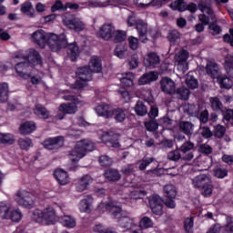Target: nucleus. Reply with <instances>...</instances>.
I'll return each instance as SVG.
<instances>
[{"instance_id": "nucleus-1", "label": "nucleus", "mask_w": 233, "mask_h": 233, "mask_svg": "<svg viewBox=\"0 0 233 233\" xmlns=\"http://www.w3.org/2000/svg\"><path fill=\"white\" fill-rule=\"evenodd\" d=\"M46 45H48L52 52H59V50H63V48L68 46V56L71 61H77V57H79V54L81 53L77 45L68 44L66 35L65 34L57 35L54 33H49Z\"/></svg>"}, {"instance_id": "nucleus-2", "label": "nucleus", "mask_w": 233, "mask_h": 233, "mask_svg": "<svg viewBox=\"0 0 233 233\" xmlns=\"http://www.w3.org/2000/svg\"><path fill=\"white\" fill-rule=\"evenodd\" d=\"M106 209L108 210V212H110L114 218L119 219V225L123 232H126V230H130L136 227V221L134 218L130 217H122L123 209H121V207L118 203L114 201L109 202L106 204Z\"/></svg>"}, {"instance_id": "nucleus-3", "label": "nucleus", "mask_w": 233, "mask_h": 233, "mask_svg": "<svg viewBox=\"0 0 233 233\" xmlns=\"http://www.w3.org/2000/svg\"><path fill=\"white\" fill-rule=\"evenodd\" d=\"M94 150H96V143L88 139L80 140L69 154V159L72 163H77L80 159H83L88 152H94Z\"/></svg>"}, {"instance_id": "nucleus-4", "label": "nucleus", "mask_w": 233, "mask_h": 233, "mask_svg": "<svg viewBox=\"0 0 233 233\" xmlns=\"http://www.w3.org/2000/svg\"><path fill=\"white\" fill-rule=\"evenodd\" d=\"M33 219L42 225H55L57 221V214L54 208H46L43 210L35 209L33 213Z\"/></svg>"}, {"instance_id": "nucleus-5", "label": "nucleus", "mask_w": 233, "mask_h": 233, "mask_svg": "<svg viewBox=\"0 0 233 233\" xmlns=\"http://www.w3.org/2000/svg\"><path fill=\"white\" fill-rule=\"evenodd\" d=\"M91 74L92 71H90L88 66L79 67L76 70V76H78V79L72 86V88H74V90H83V88L86 86V83L92 79Z\"/></svg>"}, {"instance_id": "nucleus-6", "label": "nucleus", "mask_w": 233, "mask_h": 233, "mask_svg": "<svg viewBox=\"0 0 233 233\" xmlns=\"http://www.w3.org/2000/svg\"><path fill=\"white\" fill-rule=\"evenodd\" d=\"M15 201L21 207H33L35 203V196L30 191L21 189L15 193Z\"/></svg>"}, {"instance_id": "nucleus-7", "label": "nucleus", "mask_w": 233, "mask_h": 233, "mask_svg": "<svg viewBox=\"0 0 233 233\" xmlns=\"http://www.w3.org/2000/svg\"><path fill=\"white\" fill-rule=\"evenodd\" d=\"M164 196L167 198L164 201V205L167 208H176V197L177 196V189H176V186L172 184H167L164 186Z\"/></svg>"}, {"instance_id": "nucleus-8", "label": "nucleus", "mask_w": 233, "mask_h": 233, "mask_svg": "<svg viewBox=\"0 0 233 233\" xmlns=\"http://www.w3.org/2000/svg\"><path fill=\"white\" fill-rule=\"evenodd\" d=\"M15 72L22 79H30L34 76V66L28 62H20L15 65Z\"/></svg>"}, {"instance_id": "nucleus-9", "label": "nucleus", "mask_w": 233, "mask_h": 233, "mask_svg": "<svg viewBox=\"0 0 233 233\" xmlns=\"http://www.w3.org/2000/svg\"><path fill=\"white\" fill-rule=\"evenodd\" d=\"M63 24L66 28H69V30H75V32H83V30H85V24L79 18L65 16Z\"/></svg>"}, {"instance_id": "nucleus-10", "label": "nucleus", "mask_w": 233, "mask_h": 233, "mask_svg": "<svg viewBox=\"0 0 233 233\" xmlns=\"http://www.w3.org/2000/svg\"><path fill=\"white\" fill-rule=\"evenodd\" d=\"M49 35L50 33H46L43 29H38L31 35V39L33 43H35L40 48H45L47 45Z\"/></svg>"}, {"instance_id": "nucleus-11", "label": "nucleus", "mask_w": 233, "mask_h": 233, "mask_svg": "<svg viewBox=\"0 0 233 233\" xmlns=\"http://www.w3.org/2000/svg\"><path fill=\"white\" fill-rule=\"evenodd\" d=\"M170 8L172 10H178V12H185V10H188L191 14L198 12V5L194 3H190L186 5L185 1L183 0H176L175 2L170 4Z\"/></svg>"}, {"instance_id": "nucleus-12", "label": "nucleus", "mask_w": 233, "mask_h": 233, "mask_svg": "<svg viewBox=\"0 0 233 233\" xmlns=\"http://www.w3.org/2000/svg\"><path fill=\"white\" fill-rule=\"evenodd\" d=\"M195 144L194 142L187 140L184 142L179 150L182 152V160L183 161H192L194 159V153L190 152V150H194Z\"/></svg>"}, {"instance_id": "nucleus-13", "label": "nucleus", "mask_w": 233, "mask_h": 233, "mask_svg": "<svg viewBox=\"0 0 233 233\" xmlns=\"http://www.w3.org/2000/svg\"><path fill=\"white\" fill-rule=\"evenodd\" d=\"M63 143H65L63 137H55L46 139L43 145L47 150H57V148L63 147Z\"/></svg>"}, {"instance_id": "nucleus-14", "label": "nucleus", "mask_w": 233, "mask_h": 233, "mask_svg": "<svg viewBox=\"0 0 233 233\" xmlns=\"http://www.w3.org/2000/svg\"><path fill=\"white\" fill-rule=\"evenodd\" d=\"M160 87L164 94L172 96V94L176 93V82H174L170 77H163L160 80Z\"/></svg>"}, {"instance_id": "nucleus-15", "label": "nucleus", "mask_w": 233, "mask_h": 233, "mask_svg": "<svg viewBox=\"0 0 233 233\" xmlns=\"http://www.w3.org/2000/svg\"><path fill=\"white\" fill-rule=\"evenodd\" d=\"M116 30V27L112 24H104L100 28L98 32V35L104 41H110L112 39V35H114V31Z\"/></svg>"}, {"instance_id": "nucleus-16", "label": "nucleus", "mask_w": 233, "mask_h": 233, "mask_svg": "<svg viewBox=\"0 0 233 233\" xmlns=\"http://www.w3.org/2000/svg\"><path fill=\"white\" fill-rule=\"evenodd\" d=\"M136 30L137 31L138 37L142 43L148 40V38H147V35L148 34V24H147V22L143 20H137Z\"/></svg>"}, {"instance_id": "nucleus-17", "label": "nucleus", "mask_w": 233, "mask_h": 233, "mask_svg": "<svg viewBox=\"0 0 233 233\" xmlns=\"http://www.w3.org/2000/svg\"><path fill=\"white\" fill-rule=\"evenodd\" d=\"M93 181H94V178H92V177L89 175H85L82 177L78 178L77 182L76 183V191L85 192V190L88 188V186Z\"/></svg>"}, {"instance_id": "nucleus-18", "label": "nucleus", "mask_w": 233, "mask_h": 233, "mask_svg": "<svg viewBox=\"0 0 233 233\" xmlns=\"http://www.w3.org/2000/svg\"><path fill=\"white\" fill-rule=\"evenodd\" d=\"M210 175L206 174H200L191 179L194 188H201L205 187L207 183H210Z\"/></svg>"}, {"instance_id": "nucleus-19", "label": "nucleus", "mask_w": 233, "mask_h": 233, "mask_svg": "<svg viewBox=\"0 0 233 233\" xmlns=\"http://www.w3.org/2000/svg\"><path fill=\"white\" fill-rule=\"evenodd\" d=\"M159 63H161V59L157 53L155 52L148 53L144 59V65L146 66H152V68H156Z\"/></svg>"}, {"instance_id": "nucleus-20", "label": "nucleus", "mask_w": 233, "mask_h": 233, "mask_svg": "<svg viewBox=\"0 0 233 233\" xmlns=\"http://www.w3.org/2000/svg\"><path fill=\"white\" fill-rule=\"evenodd\" d=\"M178 130L187 136V137H192L194 134V124L190 121H180L178 123Z\"/></svg>"}, {"instance_id": "nucleus-21", "label": "nucleus", "mask_w": 233, "mask_h": 233, "mask_svg": "<svg viewBox=\"0 0 233 233\" xmlns=\"http://www.w3.org/2000/svg\"><path fill=\"white\" fill-rule=\"evenodd\" d=\"M96 112L97 116L105 117L106 119H110L112 117V106L108 104H101L96 107Z\"/></svg>"}, {"instance_id": "nucleus-22", "label": "nucleus", "mask_w": 233, "mask_h": 233, "mask_svg": "<svg viewBox=\"0 0 233 233\" xmlns=\"http://www.w3.org/2000/svg\"><path fill=\"white\" fill-rule=\"evenodd\" d=\"M119 79L121 82V86H124V88H130V86H134L136 76L132 72H127L122 74V77H119Z\"/></svg>"}, {"instance_id": "nucleus-23", "label": "nucleus", "mask_w": 233, "mask_h": 233, "mask_svg": "<svg viewBox=\"0 0 233 233\" xmlns=\"http://www.w3.org/2000/svg\"><path fill=\"white\" fill-rule=\"evenodd\" d=\"M29 65H41V56L35 49H29L27 56H25Z\"/></svg>"}, {"instance_id": "nucleus-24", "label": "nucleus", "mask_w": 233, "mask_h": 233, "mask_svg": "<svg viewBox=\"0 0 233 233\" xmlns=\"http://www.w3.org/2000/svg\"><path fill=\"white\" fill-rule=\"evenodd\" d=\"M206 72L213 79L219 76V66L216 62L209 61L206 65Z\"/></svg>"}, {"instance_id": "nucleus-25", "label": "nucleus", "mask_w": 233, "mask_h": 233, "mask_svg": "<svg viewBox=\"0 0 233 233\" xmlns=\"http://www.w3.org/2000/svg\"><path fill=\"white\" fill-rule=\"evenodd\" d=\"M35 128H37V126L34 121H27L20 126L19 132L22 136H28L35 131Z\"/></svg>"}, {"instance_id": "nucleus-26", "label": "nucleus", "mask_w": 233, "mask_h": 233, "mask_svg": "<svg viewBox=\"0 0 233 233\" xmlns=\"http://www.w3.org/2000/svg\"><path fill=\"white\" fill-rule=\"evenodd\" d=\"M54 176L59 185H68V183H70L68 173L63 169H56L54 173Z\"/></svg>"}, {"instance_id": "nucleus-27", "label": "nucleus", "mask_w": 233, "mask_h": 233, "mask_svg": "<svg viewBox=\"0 0 233 233\" xmlns=\"http://www.w3.org/2000/svg\"><path fill=\"white\" fill-rule=\"evenodd\" d=\"M59 112L64 115L76 114L77 112V104L76 103H63L58 107Z\"/></svg>"}, {"instance_id": "nucleus-28", "label": "nucleus", "mask_w": 233, "mask_h": 233, "mask_svg": "<svg viewBox=\"0 0 233 233\" xmlns=\"http://www.w3.org/2000/svg\"><path fill=\"white\" fill-rule=\"evenodd\" d=\"M158 75L156 72H149L147 74H144L139 79H138V85L141 86L143 85H148V83H152V81H157Z\"/></svg>"}, {"instance_id": "nucleus-29", "label": "nucleus", "mask_w": 233, "mask_h": 233, "mask_svg": "<svg viewBox=\"0 0 233 233\" xmlns=\"http://www.w3.org/2000/svg\"><path fill=\"white\" fill-rule=\"evenodd\" d=\"M34 114L42 119H48L50 117V111L41 104L35 105Z\"/></svg>"}, {"instance_id": "nucleus-30", "label": "nucleus", "mask_w": 233, "mask_h": 233, "mask_svg": "<svg viewBox=\"0 0 233 233\" xmlns=\"http://www.w3.org/2000/svg\"><path fill=\"white\" fill-rule=\"evenodd\" d=\"M88 68L91 73L94 72L95 74H99V72H101L103 69L101 60H99L97 56H93L89 62Z\"/></svg>"}, {"instance_id": "nucleus-31", "label": "nucleus", "mask_w": 233, "mask_h": 233, "mask_svg": "<svg viewBox=\"0 0 233 233\" xmlns=\"http://www.w3.org/2000/svg\"><path fill=\"white\" fill-rule=\"evenodd\" d=\"M104 177H106L107 181H119V179H121V174L117 169L109 168L105 171Z\"/></svg>"}, {"instance_id": "nucleus-32", "label": "nucleus", "mask_w": 233, "mask_h": 233, "mask_svg": "<svg viewBox=\"0 0 233 233\" xmlns=\"http://www.w3.org/2000/svg\"><path fill=\"white\" fill-rule=\"evenodd\" d=\"M111 117H114L117 123H123L127 119V113L122 108H115L111 111Z\"/></svg>"}, {"instance_id": "nucleus-33", "label": "nucleus", "mask_w": 233, "mask_h": 233, "mask_svg": "<svg viewBox=\"0 0 233 233\" xmlns=\"http://www.w3.org/2000/svg\"><path fill=\"white\" fill-rule=\"evenodd\" d=\"M224 68L229 77L233 79V56L228 55L225 58Z\"/></svg>"}, {"instance_id": "nucleus-34", "label": "nucleus", "mask_w": 233, "mask_h": 233, "mask_svg": "<svg viewBox=\"0 0 233 233\" xmlns=\"http://www.w3.org/2000/svg\"><path fill=\"white\" fill-rule=\"evenodd\" d=\"M12 206L6 202H0V218L8 219Z\"/></svg>"}, {"instance_id": "nucleus-35", "label": "nucleus", "mask_w": 233, "mask_h": 233, "mask_svg": "<svg viewBox=\"0 0 233 233\" xmlns=\"http://www.w3.org/2000/svg\"><path fill=\"white\" fill-rule=\"evenodd\" d=\"M17 145L21 148V150H30V148L34 147V143L29 137L19 138L17 141Z\"/></svg>"}, {"instance_id": "nucleus-36", "label": "nucleus", "mask_w": 233, "mask_h": 233, "mask_svg": "<svg viewBox=\"0 0 233 233\" xmlns=\"http://www.w3.org/2000/svg\"><path fill=\"white\" fill-rule=\"evenodd\" d=\"M173 94H175V96H177L178 99L187 101V99H188L190 96V91L188 90V88L182 86L177 88Z\"/></svg>"}, {"instance_id": "nucleus-37", "label": "nucleus", "mask_w": 233, "mask_h": 233, "mask_svg": "<svg viewBox=\"0 0 233 233\" xmlns=\"http://www.w3.org/2000/svg\"><path fill=\"white\" fill-rule=\"evenodd\" d=\"M151 163H156V158L150 157H144L138 161L139 170H147V167L150 166Z\"/></svg>"}, {"instance_id": "nucleus-38", "label": "nucleus", "mask_w": 233, "mask_h": 233, "mask_svg": "<svg viewBox=\"0 0 233 233\" xmlns=\"http://www.w3.org/2000/svg\"><path fill=\"white\" fill-rule=\"evenodd\" d=\"M198 8L199 10H201V12H204L205 14H208V15H210V19L212 21H216V15H214V10H212V8H210V6H208V5H207L205 2H201L198 5Z\"/></svg>"}, {"instance_id": "nucleus-39", "label": "nucleus", "mask_w": 233, "mask_h": 233, "mask_svg": "<svg viewBox=\"0 0 233 233\" xmlns=\"http://www.w3.org/2000/svg\"><path fill=\"white\" fill-rule=\"evenodd\" d=\"M0 143L2 145H14L15 143V137L12 134L0 133Z\"/></svg>"}, {"instance_id": "nucleus-40", "label": "nucleus", "mask_w": 233, "mask_h": 233, "mask_svg": "<svg viewBox=\"0 0 233 233\" xmlns=\"http://www.w3.org/2000/svg\"><path fill=\"white\" fill-rule=\"evenodd\" d=\"M111 39H113L115 43H123V41L127 39V32L115 29Z\"/></svg>"}, {"instance_id": "nucleus-41", "label": "nucleus", "mask_w": 233, "mask_h": 233, "mask_svg": "<svg viewBox=\"0 0 233 233\" xmlns=\"http://www.w3.org/2000/svg\"><path fill=\"white\" fill-rule=\"evenodd\" d=\"M208 32L210 35L213 36L220 35L221 32H223V28L218 25V23L213 22L208 25Z\"/></svg>"}, {"instance_id": "nucleus-42", "label": "nucleus", "mask_w": 233, "mask_h": 233, "mask_svg": "<svg viewBox=\"0 0 233 233\" xmlns=\"http://www.w3.org/2000/svg\"><path fill=\"white\" fill-rule=\"evenodd\" d=\"M8 101V84H0V103Z\"/></svg>"}, {"instance_id": "nucleus-43", "label": "nucleus", "mask_w": 233, "mask_h": 233, "mask_svg": "<svg viewBox=\"0 0 233 233\" xmlns=\"http://www.w3.org/2000/svg\"><path fill=\"white\" fill-rule=\"evenodd\" d=\"M179 39H181V33H179V31L174 29L168 32L167 41H169L171 45H176V42Z\"/></svg>"}, {"instance_id": "nucleus-44", "label": "nucleus", "mask_w": 233, "mask_h": 233, "mask_svg": "<svg viewBox=\"0 0 233 233\" xmlns=\"http://www.w3.org/2000/svg\"><path fill=\"white\" fill-rule=\"evenodd\" d=\"M21 12L23 14H25V15H28L29 17H34V14L35 11L34 10V6H32V4L30 2H26L22 5Z\"/></svg>"}, {"instance_id": "nucleus-45", "label": "nucleus", "mask_w": 233, "mask_h": 233, "mask_svg": "<svg viewBox=\"0 0 233 233\" xmlns=\"http://www.w3.org/2000/svg\"><path fill=\"white\" fill-rule=\"evenodd\" d=\"M209 101L211 104V108H213V110H216L217 112L218 111L223 112V103H221V100H219V97L218 96L210 97Z\"/></svg>"}, {"instance_id": "nucleus-46", "label": "nucleus", "mask_w": 233, "mask_h": 233, "mask_svg": "<svg viewBox=\"0 0 233 233\" xmlns=\"http://www.w3.org/2000/svg\"><path fill=\"white\" fill-rule=\"evenodd\" d=\"M227 132V128H225L222 125H217L214 127L213 136L217 137V139H221V137H225V133Z\"/></svg>"}, {"instance_id": "nucleus-47", "label": "nucleus", "mask_w": 233, "mask_h": 233, "mask_svg": "<svg viewBox=\"0 0 233 233\" xmlns=\"http://www.w3.org/2000/svg\"><path fill=\"white\" fill-rule=\"evenodd\" d=\"M135 112L137 116H147L148 111L147 106H145L142 101H137L135 106Z\"/></svg>"}, {"instance_id": "nucleus-48", "label": "nucleus", "mask_w": 233, "mask_h": 233, "mask_svg": "<svg viewBox=\"0 0 233 233\" xmlns=\"http://www.w3.org/2000/svg\"><path fill=\"white\" fill-rule=\"evenodd\" d=\"M98 162L102 167H112L114 164V159L107 155H102L99 157Z\"/></svg>"}, {"instance_id": "nucleus-49", "label": "nucleus", "mask_w": 233, "mask_h": 233, "mask_svg": "<svg viewBox=\"0 0 233 233\" xmlns=\"http://www.w3.org/2000/svg\"><path fill=\"white\" fill-rule=\"evenodd\" d=\"M218 78L221 88H232V80L225 76H220Z\"/></svg>"}, {"instance_id": "nucleus-50", "label": "nucleus", "mask_w": 233, "mask_h": 233, "mask_svg": "<svg viewBox=\"0 0 233 233\" xmlns=\"http://www.w3.org/2000/svg\"><path fill=\"white\" fill-rule=\"evenodd\" d=\"M61 223L64 227H67V228H74L76 227V219L70 216L62 217Z\"/></svg>"}, {"instance_id": "nucleus-51", "label": "nucleus", "mask_w": 233, "mask_h": 233, "mask_svg": "<svg viewBox=\"0 0 233 233\" xmlns=\"http://www.w3.org/2000/svg\"><path fill=\"white\" fill-rule=\"evenodd\" d=\"M90 199H92V197L88 196L87 199L84 198L80 201L79 208H80L81 212H90V210H91L90 209V207H91Z\"/></svg>"}, {"instance_id": "nucleus-52", "label": "nucleus", "mask_w": 233, "mask_h": 233, "mask_svg": "<svg viewBox=\"0 0 233 233\" xmlns=\"http://www.w3.org/2000/svg\"><path fill=\"white\" fill-rule=\"evenodd\" d=\"M167 159L169 161H179V159H183V155L177 149L172 150L167 153Z\"/></svg>"}, {"instance_id": "nucleus-53", "label": "nucleus", "mask_w": 233, "mask_h": 233, "mask_svg": "<svg viewBox=\"0 0 233 233\" xmlns=\"http://www.w3.org/2000/svg\"><path fill=\"white\" fill-rule=\"evenodd\" d=\"M139 227L140 228H150L154 227V222H152V219L148 217H144L139 221Z\"/></svg>"}, {"instance_id": "nucleus-54", "label": "nucleus", "mask_w": 233, "mask_h": 233, "mask_svg": "<svg viewBox=\"0 0 233 233\" xmlns=\"http://www.w3.org/2000/svg\"><path fill=\"white\" fill-rule=\"evenodd\" d=\"M201 194L205 198H209L212 196V190H214V187L210 183H207L205 186L201 187Z\"/></svg>"}, {"instance_id": "nucleus-55", "label": "nucleus", "mask_w": 233, "mask_h": 233, "mask_svg": "<svg viewBox=\"0 0 233 233\" xmlns=\"http://www.w3.org/2000/svg\"><path fill=\"white\" fill-rule=\"evenodd\" d=\"M186 83H187L188 88H191V90H194V89L198 88V86L199 85L198 80L196 79V77H194L190 75H187V77L186 79Z\"/></svg>"}, {"instance_id": "nucleus-56", "label": "nucleus", "mask_w": 233, "mask_h": 233, "mask_svg": "<svg viewBox=\"0 0 233 233\" xmlns=\"http://www.w3.org/2000/svg\"><path fill=\"white\" fill-rule=\"evenodd\" d=\"M176 59L177 63H187V59H188V51L182 49L176 56Z\"/></svg>"}, {"instance_id": "nucleus-57", "label": "nucleus", "mask_w": 233, "mask_h": 233, "mask_svg": "<svg viewBox=\"0 0 233 233\" xmlns=\"http://www.w3.org/2000/svg\"><path fill=\"white\" fill-rule=\"evenodd\" d=\"M200 136L204 137V139H210L212 136H214L213 132L210 130L208 127H200L199 128Z\"/></svg>"}, {"instance_id": "nucleus-58", "label": "nucleus", "mask_w": 233, "mask_h": 233, "mask_svg": "<svg viewBox=\"0 0 233 233\" xmlns=\"http://www.w3.org/2000/svg\"><path fill=\"white\" fill-rule=\"evenodd\" d=\"M149 207H152V203H154L155 207H163V199H161V197L157 195H153L149 198Z\"/></svg>"}, {"instance_id": "nucleus-59", "label": "nucleus", "mask_w": 233, "mask_h": 233, "mask_svg": "<svg viewBox=\"0 0 233 233\" xmlns=\"http://www.w3.org/2000/svg\"><path fill=\"white\" fill-rule=\"evenodd\" d=\"M8 216V219H12L15 222L20 221L22 218L21 211L17 209H11Z\"/></svg>"}, {"instance_id": "nucleus-60", "label": "nucleus", "mask_w": 233, "mask_h": 233, "mask_svg": "<svg viewBox=\"0 0 233 233\" xmlns=\"http://www.w3.org/2000/svg\"><path fill=\"white\" fill-rule=\"evenodd\" d=\"M214 174L218 179H223L228 175V171L225 167H217L214 169Z\"/></svg>"}, {"instance_id": "nucleus-61", "label": "nucleus", "mask_w": 233, "mask_h": 233, "mask_svg": "<svg viewBox=\"0 0 233 233\" xmlns=\"http://www.w3.org/2000/svg\"><path fill=\"white\" fill-rule=\"evenodd\" d=\"M145 127L148 132H155V130H157L159 124L156 120H149L145 122Z\"/></svg>"}, {"instance_id": "nucleus-62", "label": "nucleus", "mask_w": 233, "mask_h": 233, "mask_svg": "<svg viewBox=\"0 0 233 233\" xmlns=\"http://www.w3.org/2000/svg\"><path fill=\"white\" fill-rule=\"evenodd\" d=\"M94 232L97 233H114L112 229L103 226L102 224H97L93 228Z\"/></svg>"}, {"instance_id": "nucleus-63", "label": "nucleus", "mask_w": 233, "mask_h": 233, "mask_svg": "<svg viewBox=\"0 0 233 233\" xmlns=\"http://www.w3.org/2000/svg\"><path fill=\"white\" fill-rule=\"evenodd\" d=\"M198 152H200V154H206V156H208V154H212L213 149L208 144H201L198 147Z\"/></svg>"}, {"instance_id": "nucleus-64", "label": "nucleus", "mask_w": 233, "mask_h": 233, "mask_svg": "<svg viewBox=\"0 0 233 233\" xmlns=\"http://www.w3.org/2000/svg\"><path fill=\"white\" fill-rule=\"evenodd\" d=\"M145 196H147V191L145 190H136L130 193V198L132 199H143Z\"/></svg>"}]
</instances>
